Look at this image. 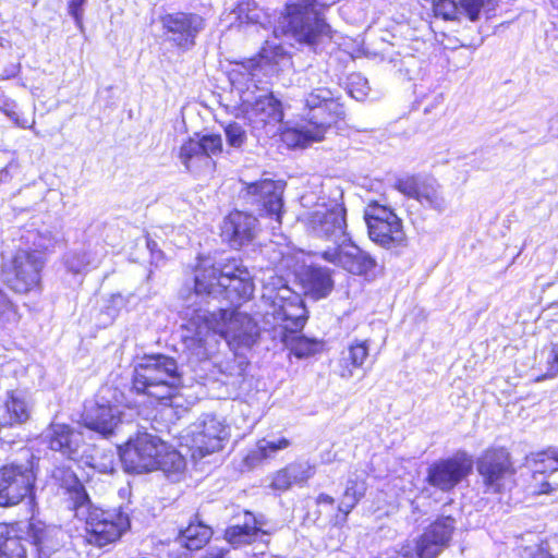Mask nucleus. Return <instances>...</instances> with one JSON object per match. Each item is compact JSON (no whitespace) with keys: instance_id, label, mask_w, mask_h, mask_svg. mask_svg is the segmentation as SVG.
<instances>
[{"instance_id":"393cba45","label":"nucleus","mask_w":558,"mask_h":558,"mask_svg":"<svg viewBox=\"0 0 558 558\" xmlns=\"http://www.w3.org/2000/svg\"><path fill=\"white\" fill-rule=\"evenodd\" d=\"M315 473L314 464L304 460H295L272 473L269 487L279 493L288 492L295 486L305 487Z\"/></svg>"},{"instance_id":"5701e85b","label":"nucleus","mask_w":558,"mask_h":558,"mask_svg":"<svg viewBox=\"0 0 558 558\" xmlns=\"http://www.w3.org/2000/svg\"><path fill=\"white\" fill-rule=\"evenodd\" d=\"M243 113L248 124L255 130L274 128L284 118L282 104L272 93L258 96L243 110Z\"/></svg>"},{"instance_id":"0eeeda50","label":"nucleus","mask_w":558,"mask_h":558,"mask_svg":"<svg viewBox=\"0 0 558 558\" xmlns=\"http://www.w3.org/2000/svg\"><path fill=\"white\" fill-rule=\"evenodd\" d=\"M280 315L283 322L280 340L291 354L298 359H306L323 352V340L301 335L308 319V312L301 299L284 301L280 306Z\"/></svg>"},{"instance_id":"9d476101","label":"nucleus","mask_w":558,"mask_h":558,"mask_svg":"<svg viewBox=\"0 0 558 558\" xmlns=\"http://www.w3.org/2000/svg\"><path fill=\"white\" fill-rule=\"evenodd\" d=\"M36 474L24 464L0 465V508H13L25 501L35 504Z\"/></svg>"},{"instance_id":"20e7f679","label":"nucleus","mask_w":558,"mask_h":558,"mask_svg":"<svg viewBox=\"0 0 558 558\" xmlns=\"http://www.w3.org/2000/svg\"><path fill=\"white\" fill-rule=\"evenodd\" d=\"M124 470L144 474L160 470L167 474L184 469V458L168 442L149 433H136L119 447Z\"/></svg>"},{"instance_id":"6ab92c4d","label":"nucleus","mask_w":558,"mask_h":558,"mask_svg":"<svg viewBox=\"0 0 558 558\" xmlns=\"http://www.w3.org/2000/svg\"><path fill=\"white\" fill-rule=\"evenodd\" d=\"M49 450L70 461H80L86 447L84 433L68 423L50 422L45 439Z\"/></svg>"},{"instance_id":"2eb2a0df","label":"nucleus","mask_w":558,"mask_h":558,"mask_svg":"<svg viewBox=\"0 0 558 558\" xmlns=\"http://www.w3.org/2000/svg\"><path fill=\"white\" fill-rule=\"evenodd\" d=\"M159 21L163 34L181 51H187L195 46L197 34L204 26L202 16L184 11L162 14Z\"/></svg>"},{"instance_id":"79ce46f5","label":"nucleus","mask_w":558,"mask_h":558,"mask_svg":"<svg viewBox=\"0 0 558 558\" xmlns=\"http://www.w3.org/2000/svg\"><path fill=\"white\" fill-rule=\"evenodd\" d=\"M201 156L203 154L198 141L194 137L186 138L180 146L179 158L187 170L191 168L192 160Z\"/></svg>"},{"instance_id":"ddd939ff","label":"nucleus","mask_w":558,"mask_h":558,"mask_svg":"<svg viewBox=\"0 0 558 558\" xmlns=\"http://www.w3.org/2000/svg\"><path fill=\"white\" fill-rule=\"evenodd\" d=\"M205 320L214 323L219 335L225 338L230 336L239 345L251 347L260 336L258 323L250 314L239 312L238 306L232 310L219 308Z\"/></svg>"},{"instance_id":"a878e982","label":"nucleus","mask_w":558,"mask_h":558,"mask_svg":"<svg viewBox=\"0 0 558 558\" xmlns=\"http://www.w3.org/2000/svg\"><path fill=\"white\" fill-rule=\"evenodd\" d=\"M229 438L228 426L217 416L204 418L199 429L193 436V447L201 457L217 452Z\"/></svg>"},{"instance_id":"4be33fe9","label":"nucleus","mask_w":558,"mask_h":558,"mask_svg":"<svg viewBox=\"0 0 558 558\" xmlns=\"http://www.w3.org/2000/svg\"><path fill=\"white\" fill-rule=\"evenodd\" d=\"M393 187L408 198L417 201L422 206L440 210L444 198L434 180L420 174H405L398 178Z\"/></svg>"},{"instance_id":"f03ea898","label":"nucleus","mask_w":558,"mask_h":558,"mask_svg":"<svg viewBox=\"0 0 558 558\" xmlns=\"http://www.w3.org/2000/svg\"><path fill=\"white\" fill-rule=\"evenodd\" d=\"M305 107L307 112L302 118L303 124L287 126L280 133L282 143L290 149L306 148L322 142L330 129L338 128L345 119L343 105L325 88L312 90L305 98Z\"/></svg>"},{"instance_id":"4c0bfd02","label":"nucleus","mask_w":558,"mask_h":558,"mask_svg":"<svg viewBox=\"0 0 558 558\" xmlns=\"http://www.w3.org/2000/svg\"><path fill=\"white\" fill-rule=\"evenodd\" d=\"M234 12L242 23L257 24L262 20V9L255 0H240Z\"/></svg>"},{"instance_id":"3c124183","label":"nucleus","mask_w":558,"mask_h":558,"mask_svg":"<svg viewBox=\"0 0 558 558\" xmlns=\"http://www.w3.org/2000/svg\"><path fill=\"white\" fill-rule=\"evenodd\" d=\"M228 554H229L228 548H225V547L213 548V549L208 550L205 555H203L201 558H228ZM171 558H187V557L186 556H184V557L175 556V557H171Z\"/></svg>"},{"instance_id":"49530a36","label":"nucleus","mask_w":558,"mask_h":558,"mask_svg":"<svg viewBox=\"0 0 558 558\" xmlns=\"http://www.w3.org/2000/svg\"><path fill=\"white\" fill-rule=\"evenodd\" d=\"M529 487L531 488L532 495L542 496L554 494L558 488V484H553L547 478H544L539 483H530Z\"/></svg>"},{"instance_id":"bb28decb","label":"nucleus","mask_w":558,"mask_h":558,"mask_svg":"<svg viewBox=\"0 0 558 558\" xmlns=\"http://www.w3.org/2000/svg\"><path fill=\"white\" fill-rule=\"evenodd\" d=\"M244 513L246 520L242 524L230 525L223 531V538L233 548L260 542L264 536L269 535L251 511H244Z\"/></svg>"},{"instance_id":"a18cd8bd","label":"nucleus","mask_w":558,"mask_h":558,"mask_svg":"<svg viewBox=\"0 0 558 558\" xmlns=\"http://www.w3.org/2000/svg\"><path fill=\"white\" fill-rule=\"evenodd\" d=\"M558 376V343H551L548 348L545 372L537 379L544 380Z\"/></svg>"},{"instance_id":"a211bd4d","label":"nucleus","mask_w":558,"mask_h":558,"mask_svg":"<svg viewBox=\"0 0 558 558\" xmlns=\"http://www.w3.org/2000/svg\"><path fill=\"white\" fill-rule=\"evenodd\" d=\"M318 256L355 276H365L376 266V260L350 240L318 253Z\"/></svg>"},{"instance_id":"423d86ee","label":"nucleus","mask_w":558,"mask_h":558,"mask_svg":"<svg viewBox=\"0 0 558 558\" xmlns=\"http://www.w3.org/2000/svg\"><path fill=\"white\" fill-rule=\"evenodd\" d=\"M44 252L19 248L0 267L3 284L15 294H29L41 290V271L45 266Z\"/></svg>"},{"instance_id":"c9c22d12","label":"nucleus","mask_w":558,"mask_h":558,"mask_svg":"<svg viewBox=\"0 0 558 558\" xmlns=\"http://www.w3.org/2000/svg\"><path fill=\"white\" fill-rule=\"evenodd\" d=\"M530 461L535 468L531 474L536 480L538 474H553L558 471V448L549 446L531 453Z\"/></svg>"},{"instance_id":"7ed1b4c3","label":"nucleus","mask_w":558,"mask_h":558,"mask_svg":"<svg viewBox=\"0 0 558 558\" xmlns=\"http://www.w3.org/2000/svg\"><path fill=\"white\" fill-rule=\"evenodd\" d=\"M182 387V376L173 357L145 355L133 368L131 391L144 397L151 405L171 407Z\"/></svg>"},{"instance_id":"a19ab883","label":"nucleus","mask_w":558,"mask_h":558,"mask_svg":"<svg viewBox=\"0 0 558 558\" xmlns=\"http://www.w3.org/2000/svg\"><path fill=\"white\" fill-rule=\"evenodd\" d=\"M20 318L17 305L0 289V325L17 322Z\"/></svg>"},{"instance_id":"412c9836","label":"nucleus","mask_w":558,"mask_h":558,"mask_svg":"<svg viewBox=\"0 0 558 558\" xmlns=\"http://www.w3.org/2000/svg\"><path fill=\"white\" fill-rule=\"evenodd\" d=\"M456 520L451 515H439L432 521L416 538L417 558H436L442 547L447 546L454 532Z\"/></svg>"},{"instance_id":"c756f323","label":"nucleus","mask_w":558,"mask_h":558,"mask_svg":"<svg viewBox=\"0 0 558 558\" xmlns=\"http://www.w3.org/2000/svg\"><path fill=\"white\" fill-rule=\"evenodd\" d=\"M120 423V415L109 404H96L82 420V425L85 428L104 438L113 436Z\"/></svg>"},{"instance_id":"cd10ccee","label":"nucleus","mask_w":558,"mask_h":558,"mask_svg":"<svg viewBox=\"0 0 558 558\" xmlns=\"http://www.w3.org/2000/svg\"><path fill=\"white\" fill-rule=\"evenodd\" d=\"M53 478L58 486L68 496L71 502V511L77 513L84 505H88L92 499L84 484L70 466H59L53 472Z\"/></svg>"},{"instance_id":"473e14b6","label":"nucleus","mask_w":558,"mask_h":558,"mask_svg":"<svg viewBox=\"0 0 558 558\" xmlns=\"http://www.w3.org/2000/svg\"><path fill=\"white\" fill-rule=\"evenodd\" d=\"M369 356L368 340H354L347 351L342 352L338 360V375L342 378H350L356 369L364 366Z\"/></svg>"},{"instance_id":"e433bc0d","label":"nucleus","mask_w":558,"mask_h":558,"mask_svg":"<svg viewBox=\"0 0 558 558\" xmlns=\"http://www.w3.org/2000/svg\"><path fill=\"white\" fill-rule=\"evenodd\" d=\"M4 407L12 424H23L28 421V407L25 400L14 392L9 393Z\"/></svg>"},{"instance_id":"6e6552de","label":"nucleus","mask_w":558,"mask_h":558,"mask_svg":"<svg viewBox=\"0 0 558 558\" xmlns=\"http://www.w3.org/2000/svg\"><path fill=\"white\" fill-rule=\"evenodd\" d=\"M475 463L486 494L504 495L517 485V468L508 448L487 447Z\"/></svg>"},{"instance_id":"7c9ffc66","label":"nucleus","mask_w":558,"mask_h":558,"mask_svg":"<svg viewBox=\"0 0 558 558\" xmlns=\"http://www.w3.org/2000/svg\"><path fill=\"white\" fill-rule=\"evenodd\" d=\"M26 534L29 543L36 549V558H41L53 547L60 545L59 535L61 530L59 527L46 524L40 520H29Z\"/></svg>"},{"instance_id":"b1692460","label":"nucleus","mask_w":558,"mask_h":558,"mask_svg":"<svg viewBox=\"0 0 558 558\" xmlns=\"http://www.w3.org/2000/svg\"><path fill=\"white\" fill-rule=\"evenodd\" d=\"M225 260L217 265L209 257L199 256L192 267L193 292L198 296L221 295Z\"/></svg>"},{"instance_id":"c85d7f7f","label":"nucleus","mask_w":558,"mask_h":558,"mask_svg":"<svg viewBox=\"0 0 558 558\" xmlns=\"http://www.w3.org/2000/svg\"><path fill=\"white\" fill-rule=\"evenodd\" d=\"M300 282L305 294L314 300L327 298L333 290L332 271L326 267L310 265L303 269Z\"/></svg>"},{"instance_id":"ea45409f","label":"nucleus","mask_w":558,"mask_h":558,"mask_svg":"<svg viewBox=\"0 0 558 558\" xmlns=\"http://www.w3.org/2000/svg\"><path fill=\"white\" fill-rule=\"evenodd\" d=\"M433 12L437 17L446 21H456L460 15L459 1L456 0H433Z\"/></svg>"},{"instance_id":"864d4df0","label":"nucleus","mask_w":558,"mask_h":558,"mask_svg":"<svg viewBox=\"0 0 558 558\" xmlns=\"http://www.w3.org/2000/svg\"><path fill=\"white\" fill-rule=\"evenodd\" d=\"M550 1H551V3H553L554 5L558 7V0H550Z\"/></svg>"},{"instance_id":"2f4dec72","label":"nucleus","mask_w":558,"mask_h":558,"mask_svg":"<svg viewBox=\"0 0 558 558\" xmlns=\"http://www.w3.org/2000/svg\"><path fill=\"white\" fill-rule=\"evenodd\" d=\"M20 521L0 522V558H28Z\"/></svg>"},{"instance_id":"09e8293b","label":"nucleus","mask_w":558,"mask_h":558,"mask_svg":"<svg viewBox=\"0 0 558 558\" xmlns=\"http://www.w3.org/2000/svg\"><path fill=\"white\" fill-rule=\"evenodd\" d=\"M86 0H69V14L74 19L76 24L81 25L83 20V7Z\"/></svg>"},{"instance_id":"9b49d317","label":"nucleus","mask_w":558,"mask_h":558,"mask_svg":"<svg viewBox=\"0 0 558 558\" xmlns=\"http://www.w3.org/2000/svg\"><path fill=\"white\" fill-rule=\"evenodd\" d=\"M473 459L465 451L433 461L426 469L425 483L441 493H451L473 472Z\"/></svg>"},{"instance_id":"1a4fd4ad","label":"nucleus","mask_w":558,"mask_h":558,"mask_svg":"<svg viewBox=\"0 0 558 558\" xmlns=\"http://www.w3.org/2000/svg\"><path fill=\"white\" fill-rule=\"evenodd\" d=\"M364 219L369 239L378 246L396 252L408 246L403 221L393 209L369 201Z\"/></svg>"},{"instance_id":"aec40b11","label":"nucleus","mask_w":558,"mask_h":558,"mask_svg":"<svg viewBox=\"0 0 558 558\" xmlns=\"http://www.w3.org/2000/svg\"><path fill=\"white\" fill-rule=\"evenodd\" d=\"M363 497L364 492L357 488L356 482H352L344 488L337 506H335L336 499L327 493L318 494L315 497V505L319 514L325 512L326 507L331 508L332 511L326 513L328 525L332 529H342Z\"/></svg>"},{"instance_id":"f704fd0d","label":"nucleus","mask_w":558,"mask_h":558,"mask_svg":"<svg viewBox=\"0 0 558 558\" xmlns=\"http://www.w3.org/2000/svg\"><path fill=\"white\" fill-rule=\"evenodd\" d=\"M290 446L291 441L286 437H281L275 441H259L255 449L251 450L245 456L244 461L247 465L254 466L267 459L274 458L277 451L284 450Z\"/></svg>"},{"instance_id":"8fccbe9b","label":"nucleus","mask_w":558,"mask_h":558,"mask_svg":"<svg viewBox=\"0 0 558 558\" xmlns=\"http://www.w3.org/2000/svg\"><path fill=\"white\" fill-rule=\"evenodd\" d=\"M530 558H557L553 555L548 547V541L542 539L536 547V550L531 555Z\"/></svg>"},{"instance_id":"37998d69","label":"nucleus","mask_w":558,"mask_h":558,"mask_svg":"<svg viewBox=\"0 0 558 558\" xmlns=\"http://www.w3.org/2000/svg\"><path fill=\"white\" fill-rule=\"evenodd\" d=\"M223 131L229 146L241 148L246 143V132L238 122L228 123Z\"/></svg>"},{"instance_id":"f3484780","label":"nucleus","mask_w":558,"mask_h":558,"mask_svg":"<svg viewBox=\"0 0 558 558\" xmlns=\"http://www.w3.org/2000/svg\"><path fill=\"white\" fill-rule=\"evenodd\" d=\"M254 291V279L242 258L236 256L226 258L221 296L241 305L253 298Z\"/></svg>"},{"instance_id":"f8f14e48","label":"nucleus","mask_w":558,"mask_h":558,"mask_svg":"<svg viewBox=\"0 0 558 558\" xmlns=\"http://www.w3.org/2000/svg\"><path fill=\"white\" fill-rule=\"evenodd\" d=\"M306 230L313 235L332 241L347 234V208L342 201L317 203L304 218Z\"/></svg>"},{"instance_id":"603ef678","label":"nucleus","mask_w":558,"mask_h":558,"mask_svg":"<svg viewBox=\"0 0 558 558\" xmlns=\"http://www.w3.org/2000/svg\"><path fill=\"white\" fill-rule=\"evenodd\" d=\"M156 245H157V244H156V242H155V241H153V240H150V239H148V240H147V247H148L149 250H153V247H155Z\"/></svg>"},{"instance_id":"f257e3e1","label":"nucleus","mask_w":558,"mask_h":558,"mask_svg":"<svg viewBox=\"0 0 558 558\" xmlns=\"http://www.w3.org/2000/svg\"><path fill=\"white\" fill-rule=\"evenodd\" d=\"M325 9L320 0H284L277 12L274 33L312 48L330 41L335 32L325 17Z\"/></svg>"},{"instance_id":"4468645a","label":"nucleus","mask_w":558,"mask_h":558,"mask_svg":"<svg viewBox=\"0 0 558 558\" xmlns=\"http://www.w3.org/2000/svg\"><path fill=\"white\" fill-rule=\"evenodd\" d=\"M260 231L258 218L245 210L232 209L219 227L221 241L231 250L241 251L256 241Z\"/></svg>"},{"instance_id":"dca6fc26","label":"nucleus","mask_w":558,"mask_h":558,"mask_svg":"<svg viewBox=\"0 0 558 558\" xmlns=\"http://www.w3.org/2000/svg\"><path fill=\"white\" fill-rule=\"evenodd\" d=\"M284 183L272 179H259L245 183L243 186L244 196L250 198L252 204H257L260 215L274 219L278 226L282 223Z\"/></svg>"},{"instance_id":"58836bf2","label":"nucleus","mask_w":558,"mask_h":558,"mask_svg":"<svg viewBox=\"0 0 558 558\" xmlns=\"http://www.w3.org/2000/svg\"><path fill=\"white\" fill-rule=\"evenodd\" d=\"M199 148L204 157L218 156L223 150L222 138L220 134H195Z\"/></svg>"},{"instance_id":"72a5a7b5","label":"nucleus","mask_w":558,"mask_h":558,"mask_svg":"<svg viewBox=\"0 0 558 558\" xmlns=\"http://www.w3.org/2000/svg\"><path fill=\"white\" fill-rule=\"evenodd\" d=\"M213 529L203 522H190L181 532L182 545L190 551L203 549L211 539Z\"/></svg>"},{"instance_id":"de8ad7c7","label":"nucleus","mask_w":558,"mask_h":558,"mask_svg":"<svg viewBox=\"0 0 558 558\" xmlns=\"http://www.w3.org/2000/svg\"><path fill=\"white\" fill-rule=\"evenodd\" d=\"M41 558H78V555L72 548L58 545Z\"/></svg>"},{"instance_id":"39448f33","label":"nucleus","mask_w":558,"mask_h":558,"mask_svg":"<svg viewBox=\"0 0 558 558\" xmlns=\"http://www.w3.org/2000/svg\"><path fill=\"white\" fill-rule=\"evenodd\" d=\"M73 515L82 525L83 543L98 549L119 542L131 526L129 514L121 507L102 509L92 499Z\"/></svg>"},{"instance_id":"c03bdc74","label":"nucleus","mask_w":558,"mask_h":558,"mask_svg":"<svg viewBox=\"0 0 558 558\" xmlns=\"http://www.w3.org/2000/svg\"><path fill=\"white\" fill-rule=\"evenodd\" d=\"M493 0H459L460 11H462L471 22L480 19L482 10L489 5Z\"/></svg>"}]
</instances>
